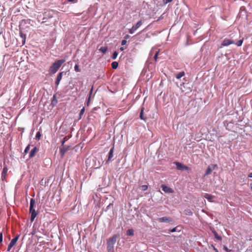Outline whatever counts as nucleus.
Segmentation results:
<instances>
[{
    "mask_svg": "<svg viewBox=\"0 0 252 252\" xmlns=\"http://www.w3.org/2000/svg\"><path fill=\"white\" fill-rule=\"evenodd\" d=\"M118 238V236L117 235H114L107 240V252H114V246Z\"/></svg>",
    "mask_w": 252,
    "mask_h": 252,
    "instance_id": "obj_1",
    "label": "nucleus"
},
{
    "mask_svg": "<svg viewBox=\"0 0 252 252\" xmlns=\"http://www.w3.org/2000/svg\"><path fill=\"white\" fill-rule=\"evenodd\" d=\"M64 60H58L55 61L50 67L49 73L50 74H55L64 63Z\"/></svg>",
    "mask_w": 252,
    "mask_h": 252,
    "instance_id": "obj_2",
    "label": "nucleus"
},
{
    "mask_svg": "<svg viewBox=\"0 0 252 252\" xmlns=\"http://www.w3.org/2000/svg\"><path fill=\"white\" fill-rule=\"evenodd\" d=\"M55 13V11L52 10H46L42 14L43 17L42 18V20L43 21L42 23H45L47 21V20L52 18Z\"/></svg>",
    "mask_w": 252,
    "mask_h": 252,
    "instance_id": "obj_3",
    "label": "nucleus"
},
{
    "mask_svg": "<svg viewBox=\"0 0 252 252\" xmlns=\"http://www.w3.org/2000/svg\"><path fill=\"white\" fill-rule=\"evenodd\" d=\"M142 21L141 20L138 21L129 30V33L133 34L142 25Z\"/></svg>",
    "mask_w": 252,
    "mask_h": 252,
    "instance_id": "obj_4",
    "label": "nucleus"
},
{
    "mask_svg": "<svg viewBox=\"0 0 252 252\" xmlns=\"http://www.w3.org/2000/svg\"><path fill=\"white\" fill-rule=\"evenodd\" d=\"M19 235H18L11 240V242L8 246L7 251H10L11 248L15 245L16 243L19 239Z\"/></svg>",
    "mask_w": 252,
    "mask_h": 252,
    "instance_id": "obj_5",
    "label": "nucleus"
},
{
    "mask_svg": "<svg viewBox=\"0 0 252 252\" xmlns=\"http://www.w3.org/2000/svg\"><path fill=\"white\" fill-rule=\"evenodd\" d=\"M176 166V168L178 170H181V171H184L185 170L188 169L189 167L184 164L179 162L176 161L174 162Z\"/></svg>",
    "mask_w": 252,
    "mask_h": 252,
    "instance_id": "obj_6",
    "label": "nucleus"
},
{
    "mask_svg": "<svg viewBox=\"0 0 252 252\" xmlns=\"http://www.w3.org/2000/svg\"><path fill=\"white\" fill-rule=\"evenodd\" d=\"M235 42L233 40L230 39L225 38L221 44V47L227 46L230 44H234Z\"/></svg>",
    "mask_w": 252,
    "mask_h": 252,
    "instance_id": "obj_7",
    "label": "nucleus"
},
{
    "mask_svg": "<svg viewBox=\"0 0 252 252\" xmlns=\"http://www.w3.org/2000/svg\"><path fill=\"white\" fill-rule=\"evenodd\" d=\"M63 147L60 148V153L61 157L63 158L65 154L69 150L70 148L69 146H62Z\"/></svg>",
    "mask_w": 252,
    "mask_h": 252,
    "instance_id": "obj_8",
    "label": "nucleus"
},
{
    "mask_svg": "<svg viewBox=\"0 0 252 252\" xmlns=\"http://www.w3.org/2000/svg\"><path fill=\"white\" fill-rule=\"evenodd\" d=\"M247 11L245 9V7L244 6L241 7L240 9V11L239 13V16L241 18H244L245 19L247 17Z\"/></svg>",
    "mask_w": 252,
    "mask_h": 252,
    "instance_id": "obj_9",
    "label": "nucleus"
},
{
    "mask_svg": "<svg viewBox=\"0 0 252 252\" xmlns=\"http://www.w3.org/2000/svg\"><path fill=\"white\" fill-rule=\"evenodd\" d=\"M114 146L112 147L110 149V150L109 152L108 155V159L106 161V163H108L109 162L111 161L113 159H112L114 156Z\"/></svg>",
    "mask_w": 252,
    "mask_h": 252,
    "instance_id": "obj_10",
    "label": "nucleus"
},
{
    "mask_svg": "<svg viewBox=\"0 0 252 252\" xmlns=\"http://www.w3.org/2000/svg\"><path fill=\"white\" fill-rule=\"evenodd\" d=\"M30 213L31 214L30 220L32 222L36 217L37 213L36 212L34 208H33L32 209L30 208Z\"/></svg>",
    "mask_w": 252,
    "mask_h": 252,
    "instance_id": "obj_11",
    "label": "nucleus"
},
{
    "mask_svg": "<svg viewBox=\"0 0 252 252\" xmlns=\"http://www.w3.org/2000/svg\"><path fill=\"white\" fill-rule=\"evenodd\" d=\"M217 165L216 164L209 165L206 170L205 175H207L211 174L212 172V170L213 169H215L217 167Z\"/></svg>",
    "mask_w": 252,
    "mask_h": 252,
    "instance_id": "obj_12",
    "label": "nucleus"
},
{
    "mask_svg": "<svg viewBox=\"0 0 252 252\" xmlns=\"http://www.w3.org/2000/svg\"><path fill=\"white\" fill-rule=\"evenodd\" d=\"M161 188L163 191L165 193H173L174 190L166 186L165 185H161Z\"/></svg>",
    "mask_w": 252,
    "mask_h": 252,
    "instance_id": "obj_13",
    "label": "nucleus"
},
{
    "mask_svg": "<svg viewBox=\"0 0 252 252\" xmlns=\"http://www.w3.org/2000/svg\"><path fill=\"white\" fill-rule=\"evenodd\" d=\"M158 220L161 222H170L172 221V219L167 217L160 218Z\"/></svg>",
    "mask_w": 252,
    "mask_h": 252,
    "instance_id": "obj_14",
    "label": "nucleus"
},
{
    "mask_svg": "<svg viewBox=\"0 0 252 252\" xmlns=\"http://www.w3.org/2000/svg\"><path fill=\"white\" fill-rule=\"evenodd\" d=\"M63 73V72H60L58 74L57 77V79H56V82H55V85L57 86H58L59 85L60 81L61 80V79L62 78Z\"/></svg>",
    "mask_w": 252,
    "mask_h": 252,
    "instance_id": "obj_15",
    "label": "nucleus"
},
{
    "mask_svg": "<svg viewBox=\"0 0 252 252\" xmlns=\"http://www.w3.org/2000/svg\"><path fill=\"white\" fill-rule=\"evenodd\" d=\"M144 108L143 107H141L139 117L141 120H143L144 121L146 122L147 120V117L145 116L144 115Z\"/></svg>",
    "mask_w": 252,
    "mask_h": 252,
    "instance_id": "obj_16",
    "label": "nucleus"
},
{
    "mask_svg": "<svg viewBox=\"0 0 252 252\" xmlns=\"http://www.w3.org/2000/svg\"><path fill=\"white\" fill-rule=\"evenodd\" d=\"M204 197L207 199L208 201L211 202L212 200L214 198L215 196L208 193H205Z\"/></svg>",
    "mask_w": 252,
    "mask_h": 252,
    "instance_id": "obj_17",
    "label": "nucleus"
},
{
    "mask_svg": "<svg viewBox=\"0 0 252 252\" xmlns=\"http://www.w3.org/2000/svg\"><path fill=\"white\" fill-rule=\"evenodd\" d=\"M37 148L36 147H34L31 150V151L30 152V155H29V157L30 158H32L33 157L35 156V153L37 151Z\"/></svg>",
    "mask_w": 252,
    "mask_h": 252,
    "instance_id": "obj_18",
    "label": "nucleus"
},
{
    "mask_svg": "<svg viewBox=\"0 0 252 252\" xmlns=\"http://www.w3.org/2000/svg\"><path fill=\"white\" fill-rule=\"evenodd\" d=\"M184 214L186 215L191 216L192 215V212L189 209H187L184 210Z\"/></svg>",
    "mask_w": 252,
    "mask_h": 252,
    "instance_id": "obj_19",
    "label": "nucleus"
},
{
    "mask_svg": "<svg viewBox=\"0 0 252 252\" xmlns=\"http://www.w3.org/2000/svg\"><path fill=\"white\" fill-rule=\"evenodd\" d=\"M35 204V201L34 199L31 198L30 200V208H34Z\"/></svg>",
    "mask_w": 252,
    "mask_h": 252,
    "instance_id": "obj_20",
    "label": "nucleus"
},
{
    "mask_svg": "<svg viewBox=\"0 0 252 252\" xmlns=\"http://www.w3.org/2000/svg\"><path fill=\"white\" fill-rule=\"evenodd\" d=\"M126 235L132 236L134 235V230L132 229H129L126 231Z\"/></svg>",
    "mask_w": 252,
    "mask_h": 252,
    "instance_id": "obj_21",
    "label": "nucleus"
},
{
    "mask_svg": "<svg viewBox=\"0 0 252 252\" xmlns=\"http://www.w3.org/2000/svg\"><path fill=\"white\" fill-rule=\"evenodd\" d=\"M185 75V73L183 71L180 72L176 75V78L178 79H180L181 77Z\"/></svg>",
    "mask_w": 252,
    "mask_h": 252,
    "instance_id": "obj_22",
    "label": "nucleus"
},
{
    "mask_svg": "<svg viewBox=\"0 0 252 252\" xmlns=\"http://www.w3.org/2000/svg\"><path fill=\"white\" fill-rule=\"evenodd\" d=\"M57 102H58V101L56 98V96H55V95H54L52 100V101H51V104L52 105L55 106V105L57 104Z\"/></svg>",
    "mask_w": 252,
    "mask_h": 252,
    "instance_id": "obj_23",
    "label": "nucleus"
},
{
    "mask_svg": "<svg viewBox=\"0 0 252 252\" xmlns=\"http://www.w3.org/2000/svg\"><path fill=\"white\" fill-rule=\"evenodd\" d=\"M7 172V168L6 167H4L3 168V170H2V173H1V177L2 178H4L6 174V173Z\"/></svg>",
    "mask_w": 252,
    "mask_h": 252,
    "instance_id": "obj_24",
    "label": "nucleus"
},
{
    "mask_svg": "<svg viewBox=\"0 0 252 252\" xmlns=\"http://www.w3.org/2000/svg\"><path fill=\"white\" fill-rule=\"evenodd\" d=\"M111 66L113 69H116L118 66V63L117 62H113L111 63Z\"/></svg>",
    "mask_w": 252,
    "mask_h": 252,
    "instance_id": "obj_25",
    "label": "nucleus"
},
{
    "mask_svg": "<svg viewBox=\"0 0 252 252\" xmlns=\"http://www.w3.org/2000/svg\"><path fill=\"white\" fill-rule=\"evenodd\" d=\"M107 49L108 48L106 46H103V47H101L99 48V51L101 52L102 53H105L106 52Z\"/></svg>",
    "mask_w": 252,
    "mask_h": 252,
    "instance_id": "obj_26",
    "label": "nucleus"
},
{
    "mask_svg": "<svg viewBox=\"0 0 252 252\" xmlns=\"http://www.w3.org/2000/svg\"><path fill=\"white\" fill-rule=\"evenodd\" d=\"M20 36L22 38L23 44H24L25 43V41H26V34H25L22 32H20Z\"/></svg>",
    "mask_w": 252,
    "mask_h": 252,
    "instance_id": "obj_27",
    "label": "nucleus"
},
{
    "mask_svg": "<svg viewBox=\"0 0 252 252\" xmlns=\"http://www.w3.org/2000/svg\"><path fill=\"white\" fill-rule=\"evenodd\" d=\"M85 108L84 107H83L80 111V113H79V119H80L81 118H82V116L84 114V112H85Z\"/></svg>",
    "mask_w": 252,
    "mask_h": 252,
    "instance_id": "obj_28",
    "label": "nucleus"
},
{
    "mask_svg": "<svg viewBox=\"0 0 252 252\" xmlns=\"http://www.w3.org/2000/svg\"><path fill=\"white\" fill-rule=\"evenodd\" d=\"M213 233H214V234L215 235V237L216 239H217L218 240H221V236H219L216 231H214Z\"/></svg>",
    "mask_w": 252,
    "mask_h": 252,
    "instance_id": "obj_29",
    "label": "nucleus"
},
{
    "mask_svg": "<svg viewBox=\"0 0 252 252\" xmlns=\"http://www.w3.org/2000/svg\"><path fill=\"white\" fill-rule=\"evenodd\" d=\"M243 42V39H240L239 41H238L237 42H235V44H236L237 46H240L242 45V43Z\"/></svg>",
    "mask_w": 252,
    "mask_h": 252,
    "instance_id": "obj_30",
    "label": "nucleus"
},
{
    "mask_svg": "<svg viewBox=\"0 0 252 252\" xmlns=\"http://www.w3.org/2000/svg\"><path fill=\"white\" fill-rule=\"evenodd\" d=\"M74 70L77 72H80L81 71V69L79 68L78 64H75L74 66Z\"/></svg>",
    "mask_w": 252,
    "mask_h": 252,
    "instance_id": "obj_31",
    "label": "nucleus"
},
{
    "mask_svg": "<svg viewBox=\"0 0 252 252\" xmlns=\"http://www.w3.org/2000/svg\"><path fill=\"white\" fill-rule=\"evenodd\" d=\"M118 56V52L117 51H114L113 53L112 58L113 60H115Z\"/></svg>",
    "mask_w": 252,
    "mask_h": 252,
    "instance_id": "obj_32",
    "label": "nucleus"
},
{
    "mask_svg": "<svg viewBox=\"0 0 252 252\" xmlns=\"http://www.w3.org/2000/svg\"><path fill=\"white\" fill-rule=\"evenodd\" d=\"M41 137V134H40V132L39 131H38L36 134V135H35V138L37 140H39L40 139V138Z\"/></svg>",
    "mask_w": 252,
    "mask_h": 252,
    "instance_id": "obj_33",
    "label": "nucleus"
},
{
    "mask_svg": "<svg viewBox=\"0 0 252 252\" xmlns=\"http://www.w3.org/2000/svg\"><path fill=\"white\" fill-rule=\"evenodd\" d=\"M31 145L29 144L26 148L25 149L24 153L25 154H27L28 153L29 151L30 150Z\"/></svg>",
    "mask_w": 252,
    "mask_h": 252,
    "instance_id": "obj_34",
    "label": "nucleus"
},
{
    "mask_svg": "<svg viewBox=\"0 0 252 252\" xmlns=\"http://www.w3.org/2000/svg\"><path fill=\"white\" fill-rule=\"evenodd\" d=\"M141 189L143 191H145L148 189V186L147 185H142L141 186Z\"/></svg>",
    "mask_w": 252,
    "mask_h": 252,
    "instance_id": "obj_35",
    "label": "nucleus"
},
{
    "mask_svg": "<svg viewBox=\"0 0 252 252\" xmlns=\"http://www.w3.org/2000/svg\"><path fill=\"white\" fill-rule=\"evenodd\" d=\"M173 0H163L162 2L164 4H166L168 3L171 2Z\"/></svg>",
    "mask_w": 252,
    "mask_h": 252,
    "instance_id": "obj_36",
    "label": "nucleus"
},
{
    "mask_svg": "<svg viewBox=\"0 0 252 252\" xmlns=\"http://www.w3.org/2000/svg\"><path fill=\"white\" fill-rule=\"evenodd\" d=\"M67 141L65 138H63L61 141V145L62 146H64V144L65 142Z\"/></svg>",
    "mask_w": 252,
    "mask_h": 252,
    "instance_id": "obj_37",
    "label": "nucleus"
},
{
    "mask_svg": "<svg viewBox=\"0 0 252 252\" xmlns=\"http://www.w3.org/2000/svg\"><path fill=\"white\" fill-rule=\"evenodd\" d=\"M158 53H159V51L157 52L155 54V56H154V60L156 61H157V60Z\"/></svg>",
    "mask_w": 252,
    "mask_h": 252,
    "instance_id": "obj_38",
    "label": "nucleus"
},
{
    "mask_svg": "<svg viewBox=\"0 0 252 252\" xmlns=\"http://www.w3.org/2000/svg\"><path fill=\"white\" fill-rule=\"evenodd\" d=\"M3 240V236H2V233H0V243H2Z\"/></svg>",
    "mask_w": 252,
    "mask_h": 252,
    "instance_id": "obj_39",
    "label": "nucleus"
},
{
    "mask_svg": "<svg viewBox=\"0 0 252 252\" xmlns=\"http://www.w3.org/2000/svg\"><path fill=\"white\" fill-rule=\"evenodd\" d=\"M126 40H125V39H123L122 41V42H121V44L122 45L124 46L125 45H126Z\"/></svg>",
    "mask_w": 252,
    "mask_h": 252,
    "instance_id": "obj_40",
    "label": "nucleus"
},
{
    "mask_svg": "<svg viewBox=\"0 0 252 252\" xmlns=\"http://www.w3.org/2000/svg\"><path fill=\"white\" fill-rule=\"evenodd\" d=\"M93 87L92 88V89H91L90 92H89V97H91V95H92V94L93 93Z\"/></svg>",
    "mask_w": 252,
    "mask_h": 252,
    "instance_id": "obj_41",
    "label": "nucleus"
},
{
    "mask_svg": "<svg viewBox=\"0 0 252 252\" xmlns=\"http://www.w3.org/2000/svg\"><path fill=\"white\" fill-rule=\"evenodd\" d=\"M176 230H177V227H174V228H172V229H171L170 232H174L176 231Z\"/></svg>",
    "mask_w": 252,
    "mask_h": 252,
    "instance_id": "obj_42",
    "label": "nucleus"
},
{
    "mask_svg": "<svg viewBox=\"0 0 252 252\" xmlns=\"http://www.w3.org/2000/svg\"><path fill=\"white\" fill-rule=\"evenodd\" d=\"M130 36L128 34H126L125 37H124V39L125 40H127V39H128L129 38Z\"/></svg>",
    "mask_w": 252,
    "mask_h": 252,
    "instance_id": "obj_43",
    "label": "nucleus"
},
{
    "mask_svg": "<svg viewBox=\"0 0 252 252\" xmlns=\"http://www.w3.org/2000/svg\"><path fill=\"white\" fill-rule=\"evenodd\" d=\"M224 250L227 252H229L230 251V250H229L226 247L224 246Z\"/></svg>",
    "mask_w": 252,
    "mask_h": 252,
    "instance_id": "obj_44",
    "label": "nucleus"
},
{
    "mask_svg": "<svg viewBox=\"0 0 252 252\" xmlns=\"http://www.w3.org/2000/svg\"><path fill=\"white\" fill-rule=\"evenodd\" d=\"M90 98H91V97H88V100H87V105L88 106L89 105Z\"/></svg>",
    "mask_w": 252,
    "mask_h": 252,
    "instance_id": "obj_45",
    "label": "nucleus"
},
{
    "mask_svg": "<svg viewBox=\"0 0 252 252\" xmlns=\"http://www.w3.org/2000/svg\"><path fill=\"white\" fill-rule=\"evenodd\" d=\"M248 177H249V178H252V173H250L248 175Z\"/></svg>",
    "mask_w": 252,
    "mask_h": 252,
    "instance_id": "obj_46",
    "label": "nucleus"
},
{
    "mask_svg": "<svg viewBox=\"0 0 252 252\" xmlns=\"http://www.w3.org/2000/svg\"><path fill=\"white\" fill-rule=\"evenodd\" d=\"M42 18L41 15H38L37 18L39 19V21L40 20V19Z\"/></svg>",
    "mask_w": 252,
    "mask_h": 252,
    "instance_id": "obj_47",
    "label": "nucleus"
},
{
    "mask_svg": "<svg viewBox=\"0 0 252 252\" xmlns=\"http://www.w3.org/2000/svg\"><path fill=\"white\" fill-rule=\"evenodd\" d=\"M68 0V1H69V2H75V0Z\"/></svg>",
    "mask_w": 252,
    "mask_h": 252,
    "instance_id": "obj_48",
    "label": "nucleus"
},
{
    "mask_svg": "<svg viewBox=\"0 0 252 252\" xmlns=\"http://www.w3.org/2000/svg\"><path fill=\"white\" fill-rule=\"evenodd\" d=\"M120 50L121 51H124V48L123 47H121V48H120Z\"/></svg>",
    "mask_w": 252,
    "mask_h": 252,
    "instance_id": "obj_49",
    "label": "nucleus"
},
{
    "mask_svg": "<svg viewBox=\"0 0 252 252\" xmlns=\"http://www.w3.org/2000/svg\"><path fill=\"white\" fill-rule=\"evenodd\" d=\"M214 250L215 251V252H219V251H218V250L217 249H216L215 247L214 248Z\"/></svg>",
    "mask_w": 252,
    "mask_h": 252,
    "instance_id": "obj_50",
    "label": "nucleus"
},
{
    "mask_svg": "<svg viewBox=\"0 0 252 252\" xmlns=\"http://www.w3.org/2000/svg\"><path fill=\"white\" fill-rule=\"evenodd\" d=\"M251 190L252 191V184H251Z\"/></svg>",
    "mask_w": 252,
    "mask_h": 252,
    "instance_id": "obj_51",
    "label": "nucleus"
}]
</instances>
